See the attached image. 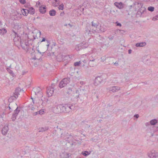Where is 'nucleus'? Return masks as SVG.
Segmentation results:
<instances>
[{"label": "nucleus", "mask_w": 158, "mask_h": 158, "mask_svg": "<svg viewBox=\"0 0 158 158\" xmlns=\"http://www.w3.org/2000/svg\"><path fill=\"white\" fill-rule=\"evenodd\" d=\"M69 82V80L68 78H64L61 81L59 84V86L62 88L66 85Z\"/></svg>", "instance_id": "obj_1"}, {"label": "nucleus", "mask_w": 158, "mask_h": 158, "mask_svg": "<svg viewBox=\"0 0 158 158\" xmlns=\"http://www.w3.org/2000/svg\"><path fill=\"white\" fill-rule=\"evenodd\" d=\"M40 12L42 14H45L47 11V7L45 5H41L39 8Z\"/></svg>", "instance_id": "obj_2"}, {"label": "nucleus", "mask_w": 158, "mask_h": 158, "mask_svg": "<svg viewBox=\"0 0 158 158\" xmlns=\"http://www.w3.org/2000/svg\"><path fill=\"white\" fill-rule=\"evenodd\" d=\"M53 89L52 88H48L47 91V95L48 97L52 96L53 94Z\"/></svg>", "instance_id": "obj_3"}, {"label": "nucleus", "mask_w": 158, "mask_h": 158, "mask_svg": "<svg viewBox=\"0 0 158 158\" xmlns=\"http://www.w3.org/2000/svg\"><path fill=\"white\" fill-rule=\"evenodd\" d=\"M114 5L119 9H121L123 7V5L122 2H115L114 3Z\"/></svg>", "instance_id": "obj_4"}, {"label": "nucleus", "mask_w": 158, "mask_h": 158, "mask_svg": "<svg viewBox=\"0 0 158 158\" xmlns=\"http://www.w3.org/2000/svg\"><path fill=\"white\" fill-rule=\"evenodd\" d=\"M21 12L22 14L25 16H27L28 14V10L25 9H22L21 10Z\"/></svg>", "instance_id": "obj_5"}, {"label": "nucleus", "mask_w": 158, "mask_h": 158, "mask_svg": "<svg viewBox=\"0 0 158 158\" xmlns=\"http://www.w3.org/2000/svg\"><path fill=\"white\" fill-rule=\"evenodd\" d=\"M2 25L1 23L0 22V28ZM6 31L5 29H0V34L1 35H3L6 34Z\"/></svg>", "instance_id": "obj_6"}, {"label": "nucleus", "mask_w": 158, "mask_h": 158, "mask_svg": "<svg viewBox=\"0 0 158 158\" xmlns=\"http://www.w3.org/2000/svg\"><path fill=\"white\" fill-rule=\"evenodd\" d=\"M45 113V110H41L38 112H36L34 114V115H35L38 114L42 115Z\"/></svg>", "instance_id": "obj_7"}, {"label": "nucleus", "mask_w": 158, "mask_h": 158, "mask_svg": "<svg viewBox=\"0 0 158 158\" xmlns=\"http://www.w3.org/2000/svg\"><path fill=\"white\" fill-rule=\"evenodd\" d=\"M28 13L30 14L33 15L35 13V10L33 7H30L28 10Z\"/></svg>", "instance_id": "obj_8"}, {"label": "nucleus", "mask_w": 158, "mask_h": 158, "mask_svg": "<svg viewBox=\"0 0 158 158\" xmlns=\"http://www.w3.org/2000/svg\"><path fill=\"white\" fill-rule=\"evenodd\" d=\"M146 45V43L145 42H142L137 43L136 44V46L137 47H143L145 46Z\"/></svg>", "instance_id": "obj_9"}, {"label": "nucleus", "mask_w": 158, "mask_h": 158, "mask_svg": "<svg viewBox=\"0 0 158 158\" xmlns=\"http://www.w3.org/2000/svg\"><path fill=\"white\" fill-rule=\"evenodd\" d=\"M56 12L54 10H52L49 11V14L51 16H54L56 15Z\"/></svg>", "instance_id": "obj_10"}, {"label": "nucleus", "mask_w": 158, "mask_h": 158, "mask_svg": "<svg viewBox=\"0 0 158 158\" xmlns=\"http://www.w3.org/2000/svg\"><path fill=\"white\" fill-rule=\"evenodd\" d=\"M21 26L20 25L16 24L14 25V28L15 29L19 30V28H21Z\"/></svg>", "instance_id": "obj_11"}, {"label": "nucleus", "mask_w": 158, "mask_h": 158, "mask_svg": "<svg viewBox=\"0 0 158 158\" xmlns=\"http://www.w3.org/2000/svg\"><path fill=\"white\" fill-rule=\"evenodd\" d=\"M157 123V121L156 119L152 120L150 122L151 124L152 125L155 124Z\"/></svg>", "instance_id": "obj_12"}, {"label": "nucleus", "mask_w": 158, "mask_h": 158, "mask_svg": "<svg viewBox=\"0 0 158 158\" xmlns=\"http://www.w3.org/2000/svg\"><path fill=\"white\" fill-rule=\"evenodd\" d=\"M64 6L63 4L62 3L59 5L58 8L59 10H63L64 9Z\"/></svg>", "instance_id": "obj_13"}, {"label": "nucleus", "mask_w": 158, "mask_h": 158, "mask_svg": "<svg viewBox=\"0 0 158 158\" xmlns=\"http://www.w3.org/2000/svg\"><path fill=\"white\" fill-rule=\"evenodd\" d=\"M2 132L3 134L5 135L7 132V130L6 129H5V128H4L2 130Z\"/></svg>", "instance_id": "obj_14"}, {"label": "nucleus", "mask_w": 158, "mask_h": 158, "mask_svg": "<svg viewBox=\"0 0 158 158\" xmlns=\"http://www.w3.org/2000/svg\"><path fill=\"white\" fill-rule=\"evenodd\" d=\"M90 153H89V152L87 151H85L84 152H82V154L84 156H87L89 155Z\"/></svg>", "instance_id": "obj_15"}, {"label": "nucleus", "mask_w": 158, "mask_h": 158, "mask_svg": "<svg viewBox=\"0 0 158 158\" xmlns=\"http://www.w3.org/2000/svg\"><path fill=\"white\" fill-rule=\"evenodd\" d=\"M19 2L22 4H24L26 3V0H19Z\"/></svg>", "instance_id": "obj_16"}, {"label": "nucleus", "mask_w": 158, "mask_h": 158, "mask_svg": "<svg viewBox=\"0 0 158 158\" xmlns=\"http://www.w3.org/2000/svg\"><path fill=\"white\" fill-rule=\"evenodd\" d=\"M148 10L149 11H152L154 10V8L152 6H150L148 7Z\"/></svg>", "instance_id": "obj_17"}, {"label": "nucleus", "mask_w": 158, "mask_h": 158, "mask_svg": "<svg viewBox=\"0 0 158 158\" xmlns=\"http://www.w3.org/2000/svg\"><path fill=\"white\" fill-rule=\"evenodd\" d=\"M81 64V62L80 61L79 62H77L75 63L74 65L75 66H77Z\"/></svg>", "instance_id": "obj_18"}, {"label": "nucleus", "mask_w": 158, "mask_h": 158, "mask_svg": "<svg viewBox=\"0 0 158 158\" xmlns=\"http://www.w3.org/2000/svg\"><path fill=\"white\" fill-rule=\"evenodd\" d=\"M157 19H158V15H156L152 19V20L153 21H155Z\"/></svg>", "instance_id": "obj_19"}, {"label": "nucleus", "mask_w": 158, "mask_h": 158, "mask_svg": "<svg viewBox=\"0 0 158 158\" xmlns=\"http://www.w3.org/2000/svg\"><path fill=\"white\" fill-rule=\"evenodd\" d=\"M45 38H43L42 40L41 41V42L44 41H45Z\"/></svg>", "instance_id": "obj_20"}, {"label": "nucleus", "mask_w": 158, "mask_h": 158, "mask_svg": "<svg viewBox=\"0 0 158 158\" xmlns=\"http://www.w3.org/2000/svg\"><path fill=\"white\" fill-rule=\"evenodd\" d=\"M135 116L136 117V118H138L139 117V115L138 114H136L135 115Z\"/></svg>", "instance_id": "obj_21"}, {"label": "nucleus", "mask_w": 158, "mask_h": 158, "mask_svg": "<svg viewBox=\"0 0 158 158\" xmlns=\"http://www.w3.org/2000/svg\"><path fill=\"white\" fill-rule=\"evenodd\" d=\"M25 37L26 38V39L27 40V38H28L27 36L26 35H25Z\"/></svg>", "instance_id": "obj_22"}, {"label": "nucleus", "mask_w": 158, "mask_h": 158, "mask_svg": "<svg viewBox=\"0 0 158 158\" xmlns=\"http://www.w3.org/2000/svg\"><path fill=\"white\" fill-rule=\"evenodd\" d=\"M117 26H121V25L120 23H118L117 24Z\"/></svg>", "instance_id": "obj_23"}, {"label": "nucleus", "mask_w": 158, "mask_h": 158, "mask_svg": "<svg viewBox=\"0 0 158 158\" xmlns=\"http://www.w3.org/2000/svg\"><path fill=\"white\" fill-rule=\"evenodd\" d=\"M131 50H129V51H128V52H129V53H131Z\"/></svg>", "instance_id": "obj_24"}, {"label": "nucleus", "mask_w": 158, "mask_h": 158, "mask_svg": "<svg viewBox=\"0 0 158 158\" xmlns=\"http://www.w3.org/2000/svg\"><path fill=\"white\" fill-rule=\"evenodd\" d=\"M113 89H116V87H113Z\"/></svg>", "instance_id": "obj_25"}, {"label": "nucleus", "mask_w": 158, "mask_h": 158, "mask_svg": "<svg viewBox=\"0 0 158 158\" xmlns=\"http://www.w3.org/2000/svg\"><path fill=\"white\" fill-rule=\"evenodd\" d=\"M9 68H7V71H8V70H9Z\"/></svg>", "instance_id": "obj_26"}, {"label": "nucleus", "mask_w": 158, "mask_h": 158, "mask_svg": "<svg viewBox=\"0 0 158 158\" xmlns=\"http://www.w3.org/2000/svg\"><path fill=\"white\" fill-rule=\"evenodd\" d=\"M39 5H40V2H38Z\"/></svg>", "instance_id": "obj_27"}, {"label": "nucleus", "mask_w": 158, "mask_h": 158, "mask_svg": "<svg viewBox=\"0 0 158 158\" xmlns=\"http://www.w3.org/2000/svg\"><path fill=\"white\" fill-rule=\"evenodd\" d=\"M55 1L56 2H57V0H55Z\"/></svg>", "instance_id": "obj_28"}]
</instances>
